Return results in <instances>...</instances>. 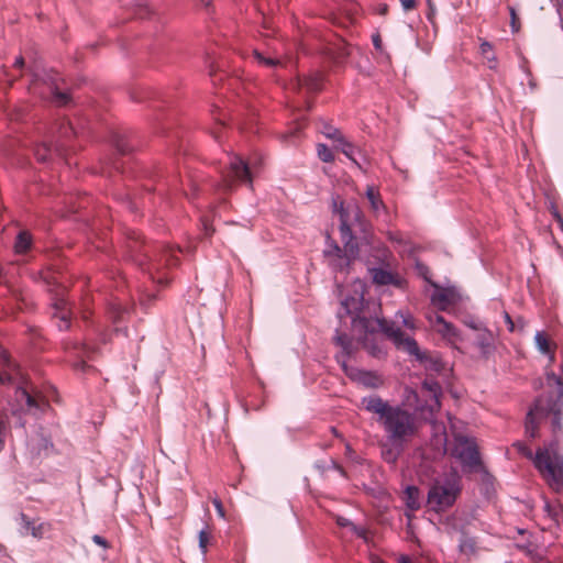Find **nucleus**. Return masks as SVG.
I'll list each match as a JSON object with an SVG mask.
<instances>
[{"label":"nucleus","instance_id":"obj_54","mask_svg":"<svg viewBox=\"0 0 563 563\" xmlns=\"http://www.w3.org/2000/svg\"><path fill=\"white\" fill-rule=\"evenodd\" d=\"M510 18L512 32H518L520 27L519 18L514 8H510Z\"/></svg>","mask_w":563,"mask_h":563},{"label":"nucleus","instance_id":"obj_22","mask_svg":"<svg viewBox=\"0 0 563 563\" xmlns=\"http://www.w3.org/2000/svg\"><path fill=\"white\" fill-rule=\"evenodd\" d=\"M394 344L397 349L407 352L409 355L415 356L416 358H421L422 351L420 350L417 341L413 338L406 335L404 331L401 332V336L397 339Z\"/></svg>","mask_w":563,"mask_h":563},{"label":"nucleus","instance_id":"obj_24","mask_svg":"<svg viewBox=\"0 0 563 563\" xmlns=\"http://www.w3.org/2000/svg\"><path fill=\"white\" fill-rule=\"evenodd\" d=\"M20 400L25 401V405L30 410H44L48 404L47 401L38 394H32L26 389L20 390Z\"/></svg>","mask_w":563,"mask_h":563},{"label":"nucleus","instance_id":"obj_13","mask_svg":"<svg viewBox=\"0 0 563 563\" xmlns=\"http://www.w3.org/2000/svg\"><path fill=\"white\" fill-rule=\"evenodd\" d=\"M365 306L366 303L363 294L355 289L353 294L346 296L341 301V309L338 312V317L343 319L344 317L350 316L352 317V320L354 318L366 317Z\"/></svg>","mask_w":563,"mask_h":563},{"label":"nucleus","instance_id":"obj_47","mask_svg":"<svg viewBox=\"0 0 563 563\" xmlns=\"http://www.w3.org/2000/svg\"><path fill=\"white\" fill-rule=\"evenodd\" d=\"M211 534L207 530H201L199 532V548L201 549L202 553L207 552V545L209 544Z\"/></svg>","mask_w":563,"mask_h":563},{"label":"nucleus","instance_id":"obj_7","mask_svg":"<svg viewBox=\"0 0 563 563\" xmlns=\"http://www.w3.org/2000/svg\"><path fill=\"white\" fill-rule=\"evenodd\" d=\"M536 408L540 418L550 419L553 440L559 443V433L562 432L561 413L563 410V390L551 389L536 399Z\"/></svg>","mask_w":563,"mask_h":563},{"label":"nucleus","instance_id":"obj_49","mask_svg":"<svg viewBox=\"0 0 563 563\" xmlns=\"http://www.w3.org/2000/svg\"><path fill=\"white\" fill-rule=\"evenodd\" d=\"M493 46L488 42L481 44V52L488 60H495V56L492 54Z\"/></svg>","mask_w":563,"mask_h":563},{"label":"nucleus","instance_id":"obj_12","mask_svg":"<svg viewBox=\"0 0 563 563\" xmlns=\"http://www.w3.org/2000/svg\"><path fill=\"white\" fill-rule=\"evenodd\" d=\"M333 342L342 349L341 353L335 356L338 363L341 365L345 375L353 379L354 373L352 372H357V368L349 366L346 362L347 357L354 352L353 340L346 333L336 330Z\"/></svg>","mask_w":563,"mask_h":563},{"label":"nucleus","instance_id":"obj_41","mask_svg":"<svg viewBox=\"0 0 563 563\" xmlns=\"http://www.w3.org/2000/svg\"><path fill=\"white\" fill-rule=\"evenodd\" d=\"M53 150L46 143L37 145L34 150V154L38 162L45 163L48 156L52 154Z\"/></svg>","mask_w":563,"mask_h":563},{"label":"nucleus","instance_id":"obj_28","mask_svg":"<svg viewBox=\"0 0 563 563\" xmlns=\"http://www.w3.org/2000/svg\"><path fill=\"white\" fill-rule=\"evenodd\" d=\"M363 346L375 357L385 354V350L380 342L377 341L376 334H358Z\"/></svg>","mask_w":563,"mask_h":563},{"label":"nucleus","instance_id":"obj_46","mask_svg":"<svg viewBox=\"0 0 563 563\" xmlns=\"http://www.w3.org/2000/svg\"><path fill=\"white\" fill-rule=\"evenodd\" d=\"M7 428H8L7 416L0 411V452L2 451L3 445H4V437H5Z\"/></svg>","mask_w":563,"mask_h":563},{"label":"nucleus","instance_id":"obj_39","mask_svg":"<svg viewBox=\"0 0 563 563\" xmlns=\"http://www.w3.org/2000/svg\"><path fill=\"white\" fill-rule=\"evenodd\" d=\"M79 350V356L80 357H84L85 355H87L88 353H90V347H88L87 345H81L80 347H77ZM74 367L77 369V371H81V372H87L91 368V366H89L84 358H80L78 360L75 364H74Z\"/></svg>","mask_w":563,"mask_h":563},{"label":"nucleus","instance_id":"obj_40","mask_svg":"<svg viewBox=\"0 0 563 563\" xmlns=\"http://www.w3.org/2000/svg\"><path fill=\"white\" fill-rule=\"evenodd\" d=\"M317 153L320 161L324 163H332L334 161L333 152L325 144L317 145Z\"/></svg>","mask_w":563,"mask_h":563},{"label":"nucleus","instance_id":"obj_32","mask_svg":"<svg viewBox=\"0 0 563 563\" xmlns=\"http://www.w3.org/2000/svg\"><path fill=\"white\" fill-rule=\"evenodd\" d=\"M476 345L481 350L482 356L487 358L494 351L493 336L489 332H482L477 335Z\"/></svg>","mask_w":563,"mask_h":563},{"label":"nucleus","instance_id":"obj_21","mask_svg":"<svg viewBox=\"0 0 563 563\" xmlns=\"http://www.w3.org/2000/svg\"><path fill=\"white\" fill-rule=\"evenodd\" d=\"M334 148L342 152L349 159H351L360 169H363V164L357 159L356 154L361 155V151L349 142L344 136L334 143Z\"/></svg>","mask_w":563,"mask_h":563},{"label":"nucleus","instance_id":"obj_20","mask_svg":"<svg viewBox=\"0 0 563 563\" xmlns=\"http://www.w3.org/2000/svg\"><path fill=\"white\" fill-rule=\"evenodd\" d=\"M457 296L453 289L444 288L434 291L431 296V301L440 310H446L449 306L454 305Z\"/></svg>","mask_w":563,"mask_h":563},{"label":"nucleus","instance_id":"obj_44","mask_svg":"<svg viewBox=\"0 0 563 563\" xmlns=\"http://www.w3.org/2000/svg\"><path fill=\"white\" fill-rule=\"evenodd\" d=\"M407 393V401L410 406H413L415 409L420 410L423 408V405L419 400V395L416 390L411 388L406 389Z\"/></svg>","mask_w":563,"mask_h":563},{"label":"nucleus","instance_id":"obj_26","mask_svg":"<svg viewBox=\"0 0 563 563\" xmlns=\"http://www.w3.org/2000/svg\"><path fill=\"white\" fill-rule=\"evenodd\" d=\"M460 551L466 556L467 560L477 559L476 553L478 551L476 541L470 537L465 531L461 532V539L459 544Z\"/></svg>","mask_w":563,"mask_h":563},{"label":"nucleus","instance_id":"obj_56","mask_svg":"<svg viewBox=\"0 0 563 563\" xmlns=\"http://www.w3.org/2000/svg\"><path fill=\"white\" fill-rule=\"evenodd\" d=\"M404 10L405 11H409V10H412L417 7V1L416 0H399Z\"/></svg>","mask_w":563,"mask_h":563},{"label":"nucleus","instance_id":"obj_64","mask_svg":"<svg viewBox=\"0 0 563 563\" xmlns=\"http://www.w3.org/2000/svg\"><path fill=\"white\" fill-rule=\"evenodd\" d=\"M378 14L380 15H386L388 13V5L383 3V4H379L378 5V10H377Z\"/></svg>","mask_w":563,"mask_h":563},{"label":"nucleus","instance_id":"obj_37","mask_svg":"<svg viewBox=\"0 0 563 563\" xmlns=\"http://www.w3.org/2000/svg\"><path fill=\"white\" fill-rule=\"evenodd\" d=\"M335 522L341 528H350L354 534L366 540V530L355 526L350 519L343 516H335Z\"/></svg>","mask_w":563,"mask_h":563},{"label":"nucleus","instance_id":"obj_27","mask_svg":"<svg viewBox=\"0 0 563 563\" xmlns=\"http://www.w3.org/2000/svg\"><path fill=\"white\" fill-rule=\"evenodd\" d=\"M416 360L422 363L428 371L435 373H441L445 367L441 357L438 354H432L430 352H421V358Z\"/></svg>","mask_w":563,"mask_h":563},{"label":"nucleus","instance_id":"obj_25","mask_svg":"<svg viewBox=\"0 0 563 563\" xmlns=\"http://www.w3.org/2000/svg\"><path fill=\"white\" fill-rule=\"evenodd\" d=\"M402 500L407 509L416 511L420 509V490L417 486L408 485L402 493Z\"/></svg>","mask_w":563,"mask_h":563},{"label":"nucleus","instance_id":"obj_34","mask_svg":"<svg viewBox=\"0 0 563 563\" xmlns=\"http://www.w3.org/2000/svg\"><path fill=\"white\" fill-rule=\"evenodd\" d=\"M534 341L537 344L538 350L544 354L550 356V361H554V353L551 349V343L547 335L543 332L538 331L534 336Z\"/></svg>","mask_w":563,"mask_h":563},{"label":"nucleus","instance_id":"obj_51","mask_svg":"<svg viewBox=\"0 0 563 563\" xmlns=\"http://www.w3.org/2000/svg\"><path fill=\"white\" fill-rule=\"evenodd\" d=\"M342 252L343 251L335 242H331V249L325 250L324 254L325 256H339L342 254Z\"/></svg>","mask_w":563,"mask_h":563},{"label":"nucleus","instance_id":"obj_48","mask_svg":"<svg viewBox=\"0 0 563 563\" xmlns=\"http://www.w3.org/2000/svg\"><path fill=\"white\" fill-rule=\"evenodd\" d=\"M547 382L548 384H554V389L560 388L561 390H563V379L560 376H558L554 372L547 373Z\"/></svg>","mask_w":563,"mask_h":563},{"label":"nucleus","instance_id":"obj_53","mask_svg":"<svg viewBox=\"0 0 563 563\" xmlns=\"http://www.w3.org/2000/svg\"><path fill=\"white\" fill-rule=\"evenodd\" d=\"M201 222H202V231H203L205 238L212 236V234L214 233V229L210 225L208 219L203 218L201 220Z\"/></svg>","mask_w":563,"mask_h":563},{"label":"nucleus","instance_id":"obj_33","mask_svg":"<svg viewBox=\"0 0 563 563\" xmlns=\"http://www.w3.org/2000/svg\"><path fill=\"white\" fill-rule=\"evenodd\" d=\"M32 246V235L27 231H20L15 238L14 250L18 254L26 253Z\"/></svg>","mask_w":563,"mask_h":563},{"label":"nucleus","instance_id":"obj_36","mask_svg":"<svg viewBox=\"0 0 563 563\" xmlns=\"http://www.w3.org/2000/svg\"><path fill=\"white\" fill-rule=\"evenodd\" d=\"M422 390L427 391L431 399L434 400L437 405H439V396L441 395V386L433 378H426L422 382Z\"/></svg>","mask_w":563,"mask_h":563},{"label":"nucleus","instance_id":"obj_8","mask_svg":"<svg viewBox=\"0 0 563 563\" xmlns=\"http://www.w3.org/2000/svg\"><path fill=\"white\" fill-rule=\"evenodd\" d=\"M46 283L48 285H54V288H51L52 292V303H51V314L53 319H57V328L59 330H67L70 327V318H71V308L68 301L65 298L66 287L57 282L55 278L46 277Z\"/></svg>","mask_w":563,"mask_h":563},{"label":"nucleus","instance_id":"obj_5","mask_svg":"<svg viewBox=\"0 0 563 563\" xmlns=\"http://www.w3.org/2000/svg\"><path fill=\"white\" fill-rule=\"evenodd\" d=\"M60 81L62 78L56 71L43 69L42 71L33 73L29 89L43 100H47L58 107H65L70 103L71 98L69 93L60 90Z\"/></svg>","mask_w":563,"mask_h":563},{"label":"nucleus","instance_id":"obj_43","mask_svg":"<svg viewBox=\"0 0 563 563\" xmlns=\"http://www.w3.org/2000/svg\"><path fill=\"white\" fill-rule=\"evenodd\" d=\"M321 132L327 139L332 140L334 143H336L339 139L343 137V134L336 128H333L327 123L323 124Z\"/></svg>","mask_w":563,"mask_h":563},{"label":"nucleus","instance_id":"obj_16","mask_svg":"<svg viewBox=\"0 0 563 563\" xmlns=\"http://www.w3.org/2000/svg\"><path fill=\"white\" fill-rule=\"evenodd\" d=\"M369 272H371L373 282L376 285H379V286L393 285L398 288L404 287L405 279L388 269H385L382 267H374V268L369 269Z\"/></svg>","mask_w":563,"mask_h":563},{"label":"nucleus","instance_id":"obj_45","mask_svg":"<svg viewBox=\"0 0 563 563\" xmlns=\"http://www.w3.org/2000/svg\"><path fill=\"white\" fill-rule=\"evenodd\" d=\"M338 257V261L336 263L334 264L335 267H338L340 271H343L345 267H347L350 265V262L351 260H354L356 258L357 256H351L350 254L346 253V251L344 250V255H339L336 256Z\"/></svg>","mask_w":563,"mask_h":563},{"label":"nucleus","instance_id":"obj_6","mask_svg":"<svg viewBox=\"0 0 563 563\" xmlns=\"http://www.w3.org/2000/svg\"><path fill=\"white\" fill-rule=\"evenodd\" d=\"M380 423L389 442L406 444L417 433L413 415L400 406H395Z\"/></svg>","mask_w":563,"mask_h":563},{"label":"nucleus","instance_id":"obj_57","mask_svg":"<svg viewBox=\"0 0 563 563\" xmlns=\"http://www.w3.org/2000/svg\"><path fill=\"white\" fill-rule=\"evenodd\" d=\"M504 317H505V321H506V323H507V325H508V330H509L510 332L516 331V329H517V324H516V322L511 319V317L509 316V313H508V312H505V313H504Z\"/></svg>","mask_w":563,"mask_h":563},{"label":"nucleus","instance_id":"obj_23","mask_svg":"<svg viewBox=\"0 0 563 563\" xmlns=\"http://www.w3.org/2000/svg\"><path fill=\"white\" fill-rule=\"evenodd\" d=\"M323 76L319 71H314L298 78V86L306 88L309 92H318L322 88Z\"/></svg>","mask_w":563,"mask_h":563},{"label":"nucleus","instance_id":"obj_30","mask_svg":"<svg viewBox=\"0 0 563 563\" xmlns=\"http://www.w3.org/2000/svg\"><path fill=\"white\" fill-rule=\"evenodd\" d=\"M540 420H542V418L539 417L534 402L526 418V433L529 438L534 439L538 435V421Z\"/></svg>","mask_w":563,"mask_h":563},{"label":"nucleus","instance_id":"obj_18","mask_svg":"<svg viewBox=\"0 0 563 563\" xmlns=\"http://www.w3.org/2000/svg\"><path fill=\"white\" fill-rule=\"evenodd\" d=\"M363 407L379 416L378 421L382 422L388 412L395 407L384 401L379 396H369L362 399Z\"/></svg>","mask_w":563,"mask_h":563},{"label":"nucleus","instance_id":"obj_3","mask_svg":"<svg viewBox=\"0 0 563 563\" xmlns=\"http://www.w3.org/2000/svg\"><path fill=\"white\" fill-rule=\"evenodd\" d=\"M514 446L525 457L533 461L536 468L552 489H563V455L558 451L556 440L539 448L536 454L523 442L518 441Z\"/></svg>","mask_w":563,"mask_h":563},{"label":"nucleus","instance_id":"obj_59","mask_svg":"<svg viewBox=\"0 0 563 563\" xmlns=\"http://www.w3.org/2000/svg\"><path fill=\"white\" fill-rule=\"evenodd\" d=\"M372 42H373V45L374 47L377 49V51H382V47H383V43H382V38H380V35L379 34H374L372 36Z\"/></svg>","mask_w":563,"mask_h":563},{"label":"nucleus","instance_id":"obj_50","mask_svg":"<svg viewBox=\"0 0 563 563\" xmlns=\"http://www.w3.org/2000/svg\"><path fill=\"white\" fill-rule=\"evenodd\" d=\"M21 519L23 521V526L24 528L26 529V531H31V534L33 537H37L38 533H37V529L33 526V523L30 521V519L27 518V516H25L24 514L21 515Z\"/></svg>","mask_w":563,"mask_h":563},{"label":"nucleus","instance_id":"obj_42","mask_svg":"<svg viewBox=\"0 0 563 563\" xmlns=\"http://www.w3.org/2000/svg\"><path fill=\"white\" fill-rule=\"evenodd\" d=\"M113 145L117 152L121 155H125L130 153V151L132 150V146L129 144V142L124 137L119 135L114 136Z\"/></svg>","mask_w":563,"mask_h":563},{"label":"nucleus","instance_id":"obj_14","mask_svg":"<svg viewBox=\"0 0 563 563\" xmlns=\"http://www.w3.org/2000/svg\"><path fill=\"white\" fill-rule=\"evenodd\" d=\"M154 178L156 179L157 183H162L164 186H167L170 188H176L178 185H180L183 194L189 199H191L194 197V195L197 190V183L191 177L187 178V186H188V189H187V187L185 186V183L183 180H178L177 175H175V174L169 175V174L165 173L163 170V168H158L155 172Z\"/></svg>","mask_w":563,"mask_h":563},{"label":"nucleus","instance_id":"obj_35","mask_svg":"<svg viewBox=\"0 0 563 563\" xmlns=\"http://www.w3.org/2000/svg\"><path fill=\"white\" fill-rule=\"evenodd\" d=\"M391 446L383 451V457L387 463L395 464L401 455L406 444L390 442Z\"/></svg>","mask_w":563,"mask_h":563},{"label":"nucleus","instance_id":"obj_52","mask_svg":"<svg viewBox=\"0 0 563 563\" xmlns=\"http://www.w3.org/2000/svg\"><path fill=\"white\" fill-rule=\"evenodd\" d=\"M426 2H427V5H428L427 19L431 23H434L433 20H434L435 12H437L435 5H434L432 0H426Z\"/></svg>","mask_w":563,"mask_h":563},{"label":"nucleus","instance_id":"obj_62","mask_svg":"<svg viewBox=\"0 0 563 563\" xmlns=\"http://www.w3.org/2000/svg\"><path fill=\"white\" fill-rule=\"evenodd\" d=\"M544 509L551 518H555L558 516V510L553 508L549 503H545Z\"/></svg>","mask_w":563,"mask_h":563},{"label":"nucleus","instance_id":"obj_19","mask_svg":"<svg viewBox=\"0 0 563 563\" xmlns=\"http://www.w3.org/2000/svg\"><path fill=\"white\" fill-rule=\"evenodd\" d=\"M32 454L41 456L46 454L53 448V443L48 437L45 435L43 429L36 432L27 442Z\"/></svg>","mask_w":563,"mask_h":563},{"label":"nucleus","instance_id":"obj_60","mask_svg":"<svg viewBox=\"0 0 563 563\" xmlns=\"http://www.w3.org/2000/svg\"><path fill=\"white\" fill-rule=\"evenodd\" d=\"M262 64H264L268 67H276V66L280 65V60L275 59V58L265 57V58H263Z\"/></svg>","mask_w":563,"mask_h":563},{"label":"nucleus","instance_id":"obj_4","mask_svg":"<svg viewBox=\"0 0 563 563\" xmlns=\"http://www.w3.org/2000/svg\"><path fill=\"white\" fill-rule=\"evenodd\" d=\"M461 492L462 477L457 470L452 467L431 485L427 504L435 511L445 510L454 505Z\"/></svg>","mask_w":563,"mask_h":563},{"label":"nucleus","instance_id":"obj_2","mask_svg":"<svg viewBox=\"0 0 563 563\" xmlns=\"http://www.w3.org/2000/svg\"><path fill=\"white\" fill-rule=\"evenodd\" d=\"M333 211L340 217L341 238L345 241V251L351 256H357L360 243H369L371 232L369 224L365 220L364 213L355 202L338 203L333 201Z\"/></svg>","mask_w":563,"mask_h":563},{"label":"nucleus","instance_id":"obj_15","mask_svg":"<svg viewBox=\"0 0 563 563\" xmlns=\"http://www.w3.org/2000/svg\"><path fill=\"white\" fill-rule=\"evenodd\" d=\"M428 319L430 324L439 332L444 339L449 341L457 340L460 338L459 330L453 323L445 321V319L439 313H429Z\"/></svg>","mask_w":563,"mask_h":563},{"label":"nucleus","instance_id":"obj_63","mask_svg":"<svg viewBox=\"0 0 563 563\" xmlns=\"http://www.w3.org/2000/svg\"><path fill=\"white\" fill-rule=\"evenodd\" d=\"M150 13L146 7H140L139 12L136 13L140 19H144Z\"/></svg>","mask_w":563,"mask_h":563},{"label":"nucleus","instance_id":"obj_10","mask_svg":"<svg viewBox=\"0 0 563 563\" xmlns=\"http://www.w3.org/2000/svg\"><path fill=\"white\" fill-rule=\"evenodd\" d=\"M353 330L357 334H378L384 333L394 343L401 336L402 330L395 328L394 324L388 323L385 319H371L367 317L354 318Z\"/></svg>","mask_w":563,"mask_h":563},{"label":"nucleus","instance_id":"obj_61","mask_svg":"<svg viewBox=\"0 0 563 563\" xmlns=\"http://www.w3.org/2000/svg\"><path fill=\"white\" fill-rule=\"evenodd\" d=\"M92 541H93L96 544L101 545V547H103V548H107V547H108V542H107V540H106L103 537H101V536L95 534V536L92 537Z\"/></svg>","mask_w":563,"mask_h":563},{"label":"nucleus","instance_id":"obj_55","mask_svg":"<svg viewBox=\"0 0 563 563\" xmlns=\"http://www.w3.org/2000/svg\"><path fill=\"white\" fill-rule=\"evenodd\" d=\"M212 504L214 506V508L217 509V512L220 517H224V507L222 505V501L216 497V498H212Z\"/></svg>","mask_w":563,"mask_h":563},{"label":"nucleus","instance_id":"obj_38","mask_svg":"<svg viewBox=\"0 0 563 563\" xmlns=\"http://www.w3.org/2000/svg\"><path fill=\"white\" fill-rule=\"evenodd\" d=\"M366 198L368 199L373 211H378L384 207L379 194L373 187H367Z\"/></svg>","mask_w":563,"mask_h":563},{"label":"nucleus","instance_id":"obj_1","mask_svg":"<svg viewBox=\"0 0 563 563\" xmlns=\"http://www.w3.org/2000/svg\"><path fill=\"white\" fill-rule=\"evenodd\" d=\"M124 249L126 260L146 272L152 278H154V271H158L163 266H176L179 262L173 250L164 245L148 244L135 231L128 234Z\"/></svg>","mask_w":563,"mask_h":563},{"label":"nucleus","instance_id":"obj_11","mask_svg":"<svg viewBox=\"0 0 563 563\" xmlns=\"http://www.w3.org/2000/svg\"><path fill=\"white\" fill-rule=\"evenodd\" d=\"M459 448L456 449V456L460 459L464 467L471 471L482 466L478 449L476 444L464 435L456 438Z\"/></svg>","mask_w":563,"mask_h":563},{"label":"nucleus","instance_id":"obj_31","mask_svg":"<svg viewBox=\"0 0 563 563\" xmlns=\"http://www.w3.org/2000/svg\"><path fill=\"white\" fill-rule=\"evenodd\" d=\"M350 54V45L343 40H340V42L331 48V58L335 64L345 63Z\"/></svg>","mask_w":563,"mask_h":563},{"label":"nucleus","instance_id":"obj_29","mask_svg":"<svg viewBox=\"0 0 563 563\" xmlns=\"http://www.w3.org/2000/svg\"><path fill=\"white\" fill-rule=\"evenodd\" d=\"M353 373L354 377L352 380H355L367 388H378L382 385L380 378L372 372L357 369V372Z\"/></svg>","mask_w":563,"mask_h":563},{"label":"nucleus","instance_id":"obj_17","mask_svg":"<svg viewBox=\"0 0 563 563\" xmlns=\"http://www.w3.org/2000/svg\"><path fill=\"white\" fill-rule=\"evenodd\" d=\"M55 133L57 134V142L54 151L57 153H62L64 151L66 142H68L71 136L77 134L73 124L65 118L60 119L55 124Z\"/></svg>","mask_w":563,"mask_h":563},{"label":"nucleus","instance_id":"obj_9","mask_svg":"<svg viewBox=\"0 0 563 563\" xmlns=\"http://www.w3.org/2000/svg\"><path fill=\"white\" fill-rule=\"evenodd\" d=\"M235 181L252 183L251 165L238 155L230 158L227 169L221 173L220 188L230 192Z\"/></svg>","mask_w":563,"mask_h":563},{"label":"nucleus","instance_id":"obj_58","mask_svg":"<svg viewBox=\"0 0 563 563\" xmlns=\"http://www.w3.org/2000/svg\"><path fill=\"white\" fill-rule=\"evenodd\" d=\"M156 300L155 294H147L144 296L141 300L142 306L147 307L150 303L154 302Z\"/></svg>","mask_w":563,"mask_h":563}]
</instances>
